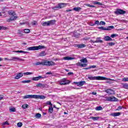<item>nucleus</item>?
<instances>
[{"label": "nucleus", "mask_w": 128, "mask_h": 128, "mask_svg": "<svg viewBox=\"0 0 128 128\" xmlns=\"http://www.w3.org/2000/svg\"><path fill=\"white\" fill-rule=\"evenodd\" d=\"M46 74H52L51 72H46Z\"/></svg>", "instance_id": "052dcab7"}, {"label": "nucleus", "mask_w": 128, "mask_h": 128, "mask_svg": "<svg viewBox=\"0 0 128 128\" xmlns=\"http://www.w3.org/2000/svg\"><path fill=\"white\" fill-rule=\"evenodd\" d=\"M75 84H76L78 86H82L84 84H86V81H80L79 82H74Z\"/></svg>", "instance_id": "f8f14e48"}, {"label": "nucleus", "mask_w": 128, "mask_h": 128, "mask_svg": "<svg viewBox=\"0 0 128 128\" xmlns=\"http://www.w3.org/2000/svg\"><path fill=\"white\" fill-rule=\"evenodd\" d=\"M64 60H73V58L72 57L66 56L64 58Z\"/></svg>", "instance_id": "bb28decb"}, {"label": "nucleus", "mask_w": 128, "mask_h": 128, "mask_svg": "<svg viewBox=\"0 0 128 128\" xmlns=\"http://www.w3.org/2000/svg\"><path fill=\"white\" fill-rule=\"evenodd\" d=\"M36 66H40V65L42 66V62H36Z\"/></svg>", "instance_id": "de8ad7c7"}, {"label": "nucleus", "mask_w": 128, "mask_h": 128, "mask_svg": "<svg viewBox=\"0 0 128 128\" xmlns=\"http://www.w3.org/2000/svg\"><path fill=\"white\" fill-rule=\"evenodd\" d=\"M88 79L90 80H106L108 78L102 76H94L92 75H89L88 76Z\"/></svg>", "instance_id": "f257e3e1"}, {"label": "nucleus", "mask_w": 128, "mask_h": 128, "mask_svg": "<svg viewBox=\"0 0 128 128\" xmlns=\"http://www.w3.org/2000/svg\"><path fill=\"white\" fill-rule=\"evenodd\" d=\"M86 6H88L89 8H96V6L94 5H90V4H85Z\"/></svg>", "instance_id": "ea45409f"}, {"label": "nucleus", "mask_w": 128, "mask_h": 128, "mask_svg": "<svg viewBox=\"0 0 128 128\" xmlns=\"http://www.w3.org/2000/svg\"><path fill=\"white\" fill-rule=\"evenodd\" d=\"M92 120H100V117L99 116H96V117H94L92 116L90 118Z\"/></svg>", "instance_id": "a878e982"}, {"label": "nucleus", "mask_w": 128, "mask_h": 128, "mask_svg": "<svg viewBox=\"0 0 128 128\" xmlns=\"http://www.w3.org/2000/svg\"><path fill=\"white\" fill-rule=\"evenodd\" d=\"M36 24H38V22H36V21H34L33 22H32V26H36Z\"/></svg>", "instance_id": "603ef678"}, {"label": "nucleus", "mask_w": 128, "mask_h": 128, "mask_svg": "<svg viewBox=\"0 0 128 128\" xmlns=\"http://www.w3.org/2000/svg\"><path fill=\"white\" fill-rule=\"evenodd\" d=\"M114 12L116 16H120V14H124L126 12L122 9L118 8Z\"/></svg>", "instance_id": "423d86ee"}, {"label": "nucleus", "mask_w": 128, "mask_h": 128, "mask_svg": "<svg viewBox=\"0 0 128 128\" xmlns=\"http://www.w3.org/2000/svg\"><path fill=\"white\" fill-rule=\"evenodd\" d=\"M24 32H25V34H29V32H30V30L29 29H24Z\"/></svg>", "instance_id": "e433bc0d"}, {"label": "nucleus", "mask_w": 128, "mask_h": 128, "mask_svg": "<svg viewBox=\"0 0 128 128\" xmlns=\"http://www.w3.org/2000/svg\"><path fill=\"white\" fill-rule=\"evenodd\" d=\"M93 4H98V6H102V4L100 2H98L96 1H94Z\"/></svg>", "instance_id": "c756f323"}, {"label": "nucleus", "mask_w": 128, "mask_h": 128, "mask_svg": "<svg viewBox=\"0 0 128 128\" xmlns=\"http://www.w3.org/2000/svg\"><path fill=\"white\" fill-rule=\"evenodd\" d=\"M10 111L11 112H16V108H11L10 109Z\"/></svg>", "instance_id": "58836bf2"}, {"label": "nucleus", "mask_w": 128, "mask_h": 128, "mask_svg": "<svg viewBox=\"0 0 128 128\" xmlns=\"http://www.w3.org/2000/svg\"><path fill=\"white\" fill-rule=\"evenodd\" d=\"M43 114H44V116H46V112H44V113H43Z\"/></svg>", "instance_id": "774afa93"}, {"label": "nucleus", "mask_w": 128, "mask_h": 128, "mask_svg": "<svg viewBox=\"0 0 128 128\" xmlns=\"http://www.w3.org/2000/svg\"><path fill=\"white\" fill-rule=\"evenodd\" d=\"M95 110H102V107L99 106H97L95 108Z\"/></svg>", "instance_id": "473e14b6"}, {"label": "nucleus", "mask_w": 128, "mask_h": 128, "mask_svg": "<svg viewBox=\"0 0 128 128\" xmlns=\"http://www.w3.org/2000/svg\"><path fill=\"white\" fill-rule=\"evenodd\" d=\"M56 64V63L52 61H48L47 60L42 62V66H54Z\"/></svg>", "instance_id": "39448f33"}, {"label": "nucleus", "mask_w": 128, "mask_h": 128, "mask_svg": "<svg viewBox=\"0 0 128 128\" xmlns=\"http://www.w3.org/2000/svg\"><path fill=\"white\" fill-rule=\"evenodd\" d=\"M104 25H106V22L104 21L100 22L99 26H104Z\"/></svg>", "instance_id": "a19ab883"}, {"label": "nucleus", "mask_w": 128, "mask_h": 128, "mask_svg": "<svg viewBox=\"0 0 128 128\" xmlns=\"http://www.w3.org/2000/svg\"><path fill=\"white\" fill-rule=\"evenodd\" d=\"M46 104H48L49 106H52V102L50 101H48L46 102Z\"/></svg>", "instance_id": "a18cd8bd"}, {"label": "nucleus", "mask_w": 128, "mask_h": 128, "mask_svg": "<svg viewBox=\"0 0 128 128\" xmlns=\"http://www.w3.org/2000/svg\"><path fill=\"white\" fill-rule=\"evenodd\" d=\"M24 100L26 98H34V95H26L23 97Z\"/></svg>", "instance_id": "a211bd4d"}, {"label": "nucleus", "mask_w": 128, "mask_h": 128, "mask_svg": "<svg viewBox=\"0 0 128 128\" xmlns=\"http://www.w3.org/2000/svg\"><path fill=\"white\" fill-rule=\"evenodd\" d=\"M42 48H46V46H33L27 48V50H42Z\"/></svg>", "instance_id": "f03ea898"}, {"label": "nucleus", "mask_w": 128, "mask_h": 128, "mask_svg": "<svg viewBox=\"0 0 128 128\" xmlns=\"http://www.w3.org/2000/svg\"><path fill=\"white\" fill-rule=\"evenodd\" d=\"M80 10H82L80 7H75L73 8V10H74L75 12H80Z\"/></svg>", "instance_id": "b1692460"}, {"label": "nucleus", "mask_w": 128, "mask_h": 128, "mask_svg": "<svg viewBox=\"0 0 128 128\" xmlns=\"http://www.w3.org/2000/svg\"><path fill=\"white\" fill-rule=\"evenodd\" d=\"M80 62H83L84 64H86V62H88V60H86V58H84L83 59H81Z\"/></svg>", "instance_id": "393cba45"}, {"label": "nucleus", "mask_w": 128, "mask_h": 128, "mask_svg": "<svg viewBox=\"0 0 128 128\" xmlns=\"http://www.w3.org/2000/svg\"><path fill=\"white\" fill-rule=\"evenodd\" d=\"M8 14H10V16H16V12H14V11H9Z\"/></svg>", "instance_id": "c85d7f7f"}, {"label": "nucleus", "mask_w": 128, "mask_h": 128, "mask_svg": "<svg viewBox=\"0 0 128 128\" xmlns=\"http://www.w3.org/2000/svg\"><path fill=\"white\" fill-rule=\"evenodd\" d=\"M5 60H14V62H16L17 60H20L21 62H24V59L20 58L17 57H12L11 58L9 59L8 58H4Z\"/></svg>", "instance_id": "0eeeda50"}, {"label": "nucleus", "mask_w": 128, "mask_h": 128, "mask_svg": "<svg viewBox=\"0 0 128 128\" xmlns=\"http://www.w3.org/2000/svg\"><path fill=\"white\" fill-rule=\"evenodd\" d=\"M108 44L109 46H114V43L112 42H110L108 43Z\"/></svg>", "instance_id": "09e8293b"}, {"label": "nucleus", "mask_w": 128, "mask_h": 128, "mask_svg": "<svg viewBox=\"0 0 128 128\" xmlns=\"http://www.w3.org/2000/svg\"><path fill=\"white\" fill-rule=\"evenodd\" d=\"M92 94H93L94 96L96 95V92H92Z\"/></svg>", "instance_id": "e2e57ef3"}, {"label": "nucleus", "mask_w": 128, "mask_h": 128, "mask_svg": "<svg viewBox=\"0 0 128 128\" xmlns=\"http://www.w3.org/2000/svg\"><path fill=\"white\" fill-rule=\"evenodd\" d=\"M70 82L68 80H66V78H62L59 81V84L60 86H66V84H68Z\"/></svg>", "instance_id": "20e7f679"}, {"label": "nucleus", "mask_w": 128, "mask_h": 128, "mask_svg": "<svg viewBox=\"0 0 128 128\" xmlns=\"http://www.w3.org/2000/svg\"><path fill=\"white\" fill-rule=\"evenodd\" d=\"M22 108L24 109L28 108V104H24L22 106Z\"/></svg>", "instance_id": "4c0bfd02"}, {"label": "nucleus", "mask_w": 128, "mask_h": 128, "mask_svg": "<svg viewBox=\"0 0 128 128\" xmlns=\"http://www.w3.org/2000/svg\"><path fill=\"white\" fill-rule=\"evenodd\" d=\"M123 88H126V90H128V84H124L123 85Z\"/></svg>", "instance_id": "37998d69"}, {"label": "nucleus", "mask_w": 128, "mask_h": 128, "mask_svg": "<svg viewBox=\"0 0 128 128\" xmlns=\"http://www.w3.org/2000/svg\"><path fill=\"white\" fill-rule=\"evenodd\" d=\"M30 80H26L22 81V84H30Z\"/></svg>", "instance_id": "f704fd0d"}, {"label": "nucleus", "mask_w": 128, "mask_h": 128, "mask_svg": "<svg viewBox=\"0 0 128 128\" xmlns=\"http://www.w3.org/2000/svg\"><path fill=\"white\" fill-rule=\"evenodd\" d=\"M34 73L32 72H24V76H30V74H32Z\"/></svg>", "instance_id": "72a5a7b5"}, {"label": "nucleus", "mask_w": 128, "mask_h": 128, "mask_svg": "<svg viewBox=\"0 0 128 128\" xmlns=\"http://www.w3.org/2000/svg\"><path fill=\"white\" fill-rule=\"evenodd\" d=\"M105 98H106V100L108 102H118V98L114 96L106 97Z\"/></svg>", "instance_id": "1a4fd4ad"}, {"label": "nucleus", "mask_w": 128, "mask_h": 128, "mask_svg": "<svg viewBox=\"0 0 128 128\" xmlns=\"http://www.w3.org/2000/svg\"><path fill=\"white\" fill-rule=\"evenodd\" d=\"M35 118H42V114L40 113H37L35 115Z\"/></svg>", "instance_id": "cd10ccee"}, {"label": "nucleus", "mask_w": 128, "mask_h": 128, "mask_svg": "<svg viewBox=\"0 0 128 128\" xmlns=\"http://www.w3.org/2000/svg\"><path fill=\"white\" fill-rule=\"evenodd\" d=\"M22 54H28L27 52L22 51Z\"/></svg>", "instance_id": "69168bd1"}, {"label": "nucleus", "mask_w": 128, "mask_h": 128, "mask_svg": "<svg viewBox=\"0 0 128 128\" xmlns=\"http://www.w3.org/2000/svg\"><path fill=\"white\" fill-rule=\"evenodd\" d=\"M17 126H18V128H21V126H22V122H19L17 124Z\"/></svg>", "instance_id": "79ce46f5"}, {"label": "nucleus", "mask_w": 128, "mask_h": 128, "mask_svg": "<svg viewBox=\"0 0 128 128\" xmlns=\"http://www.w3.org/2000/svg\"><path fill=\"white\" fill-rule=\"evenodd\" d=\"M46 76H38L37 77H33L32 78V80H34L35 82H36L38 80H42V78H46Z\"/></svg>", "instance_id": "9b49d317"}, {"label": "nucleus", "mask_w": 128, "mask_h": 128, "mask_svg": "<svg viewBox=\"0 0 128 128\" xmlns=\"http://www.w3.org/2000/svg\"><path fill=\"white\" fill-rule=\"evenodd\" d=\"M105 92H106V94H114V90L111 89H108L107 90H105Z\"/></svg>", "instance_id": "4468645a"}, {"label": "nucleus", "mask_w": 128, "mask_h": 128, "mask_svg": "<svg viewBox=\"0 0 128 128\" xmlns=\"http://www.w3.org/2000/svg\"><path fill=\"white\" fill-rule=\"evenodd\" d=\"M68 76H72V74H74V73L72 72H70L68 74Z\"/></svg>", "instance_id": "13d9d810"}, {"label": "nucleus", "mask_w": 128, "mask_h": 128, "mask_svg": "<svg viewBox=\"0 0 128 128\" xmlns=\"http://www.w3.org/2000/svg\"><path fill=\"white\" fill-rule=\"evenodd\" d=\"M34 98H40V100H44V98H46V96L42 95H34Z\"/></svg>", "instance_id": "f3484780"}, {"label": "nucleus", "mask_w": 128, "mask_h": 128, "mask_svg": "<svg viewBox=\"0 0 128 128\" xmlns=\"http://www.w3.org/2000/svg\"><path fill=\"white\" fill-rule=\"evenodd\" d=\"M56 24V20H50L48 22H42V26H54Z\"/></svg>", "instance_id": "7ed1b4c3"}, {"label": "nucleus", "mask_w": 128, "mask_h": 128, "mask_svg": "<svg viewBox=\"0 0 128 128\" xmlns=\"http://www.w3.org/2000/svg\"><path fill=\"white\" fill-rule=\"evenodd\" d=\"M36 88H46V84L38 83L37 84H36Z\"/></svg>", "instance_id": "412c9836"}, {"label": "nucleus", "mask_w": 128, "mask_h": 128, "mask_svg": "<svg viewBox=\"0 0 128 128\" xmlns=\"http://www.w3.org/2000/svg\"><path fill=\"white\" fill-rule=\"evenodd\" d=\"M98 28L99 30H106V28H104V26L98 27Z\"/></svg>", "instance_id": "c9c22d12"}, {"label": "nucleus", "mask_w": 128, "mask_h": 128, "mask_svg": "<svg viewBox=\"0 0 128 128\" xmlns=\"http://www.w3.org/2000/svg\"><path fill=\"white\" fill-rule=\"evenodd\" d=\"M52 112H54V108H52V106H50L49 107L48 112L49 114H52Z\"/></svg>", "instance_id": "4be33fe9"}, {"label": "nucleus", "mask_w": 128, "mask_h": 128, "mask_svg": "<svg viewBox=\"0 0 128 128\" xmlns=\"http://www.w3.org/2000/svg\"><path fill=\"white\" fill-rule=\"evenodd\" d=\"M96 65L90 66L89 67L84 68V70H90V68H96Z\"/></svg>", "instance_id": "5701e85b"}, {"label": "nucleus", "mask_w": 128, "mask_h": 128, "mask_svg": "<svg viewBox=\"0 0 128 128\" xmlns=\"http://www.w3.org/2000/svg\"><path fill=\"white\" fill-rule=\"evenodd\" d=\"M101 38H96V40L94 41L92 40H91V42L92 44H94V43H98L100 42V44H102V42H104V41H102V40H101Z\"/></svg>", "instance_id": "9d476101"}, {"label": "nucleus", "mask_w": 128, "mask_h": 128, "mask_svg": "<svg viewBox=\"0 0 128 128\" xmlns=\"http://www.w3.org/2000/svg\"><path fill=\"white\" fill-rule=\"evenodd\" d=\"M122 82H128V78H124L122 79Z\"/></svg>", "instance_id": "49530a36"}, {"label": "nucleus", "mask_w": 128, "mask_h": 128, "mask_svg": "<svg viewBox=\"0 0 128 128\" xmlns=\"http://www.w3.org/2000/svg\"><path fill=\"white\" fill-rule=\"evenodd\" d=\"M110 115L112 116H120V112H112Z\"/></svg>", "instance_id": "6ab92c4d"}, {"label": "nucleus", "mask_w": 128, "mask_h": 128, "mask_svg": "<svg viewBox=\"0 0 128 128\" xmlns=\"http://www.w3.org/2000/svg\"><path fill=\"white\" fill-rule=\"evenodd\" d=\"M46 52L44 51L41 52L39 56H46Z\"/></svg>", "instance_id": "2f4dec72"}, {"label": "nucleus", "mask_w": 128, "mask_h": 128, "mask_svg": "<svg viewBox=\"0 0 128 128\" xmlns=\"http://www.w3.org/2000/svg\"><path fill=\"white\" fill-rule=\"evenodd\" d=\"M100 21H98V20H96L94 22V24H98L100 26Z\"/></svg>", "instance_id": "8fccbe9b"}, {"label": "nucleus", "mask_w": 128, "mask_h": 128, "mask_svg": "<svg viewBox=\"0 0 128 128\" xmlns=\"http://www.w3.org/2000/svg\"><path fill=\"white\" fill-rule=\"evenodd\" d=\"M0 100H4V96L3 95H0Z\"/></svg>", "instance_id": "bf43d9fd"}, {"label": "nucleus", "mask_w": 128, "mask_h": 128, "mask_svg": "<svg viewBox=\"0 0 128 128\" xmlns=\"http://www.w3.org/2000/svg\"><path fill=\"white\" fill-rule=\"evenodd\" d=\"M122 106H119L118 108V110H122Z\"/></svg>", "instance_id": "6e6d98bb"}, {"label": "nucleus", "mask_w": 128, "mask_h": 128, "mask_svg": "<svg viewBox=\"0 0 128 128\" xmlns=\"http://www.w3.org/2000/svg\"><path fill=\"white\" fill-rule=\"evenodd\" d=\"M72 10H66V12H72Z\"/></svg>", "instance_id": "0e129e2a"}, {"label": "nucleus", "mask_w": 128, "mask_h": 128, "mask_svg": "<svg viewBox=\"0 0 128 128\" xmlns=\"http://www.w3.org/2000/svg\"><path fill=\"white\" fill-rule=\"evenodd\" d=\"M6 27L0 26V30H6Z\"/></svg>", "instance_id": "864d4df0"}, {"label": "nucleus", "mask_w": 128, "mask_h": 128, "mask_svg": "<svg viewBox=\"0 0 128 128\" xmlns=\"http://www.w3.org/2000/svg\"><path fill=\"white\" fill-rule=\"evenodd\" d=\"M2 58H0V62H2Z\"/></svg>", "instance_id": "338daca9"}, {"label": "nucleus", "mask_w": 128, "mask_h": 128, "mask_svg": "<svg viewBox=\"0 0 128 128\" xmlns=\"http://www.w3.org/2000/svg\"><path fill=\"white\" fill-rule=\"evenodd\" d=\"M5 124H8H8H8V122H4V123L2 124V125H3V126H4Z\"/></svg>", "instance_id": "5fc2aeb1"}, {"label": "nucleus", "mask_w": 128, "mask_h": 128, "mask_svg": "<svg viewBox=\"0 0 128 128\" xmlns=\"http://www.w3.org/2000/svg\"><path fill=\"white\" fill-rule=\"evenodd\" d=\"M104 39L106 42H111V40H112V39L110 36H105Z\"/></svg>", "instance_id": "aec40b11"}, {"label": "nucleus", "mask_w": 128, "mask_h": 128, "mask_svg": "<svg viewBox=\"0 0 128 128\" xmlns=\"http://www.w3.org/2000/svg\"><path fill=\"white\" fill-rule=\"evenodd\" d=\"M74 48H86V44H74Z\"/></svg>", "instance_id": "ddd939ff"}, {"label": "nucleus", "mask_w": 128, "mask_h": 128, "mask_svg": "<svg viewBox=\"0 0 128 128\" xmlns=\"http://www.w3.org/2000/svg\"><path fill=\"white\" fill-rule=\"evenodd\" d=\"M18 18V16H12L10 17V18L7 20V22H12V20H16Z\"/></svg>", "instance_id": "dca6fc26"}, {"label": "nucleus", "mask_w": 128, "mask_h": 128, "mask_svg": "<svg viewBox=\"0 0 128 128\" xmlns=\"http://www.w3.org/2000/svg\"><path fill=\"white\" fill-rule=\"evenodd\" d=\"M76 64V66H82V63L81 62H78Z\"/></svg>", "instance_id": "4d7b16f0"}, {"label": "nucleus", "mask_w": 128, "mask_h": 128, "mask_svg": "<svg viewBox=\"0 0 128 128\" xmlns=\"http://www.w3.org/2000/svg\"><path fill=\"white\" fill-rule=\"evenodd\" d=\"M116 36H118V34H112L110 36V38H116Z\"/></svg>", "instance_id": "c03bdc74"}, {"label": "nucleus", "mask_w": 128, "mask_h": 128, "mask_svg": "<svg viewBox=\"0 0 128 128\" xmlns=\"http://www.w3.org/2000/svg\"><path fill=\"white\" fill-rule=\"evenodd\" d=\"M66 6V4L64 3L58 4V6H56L55 7H54V10H58V8H64V6Z\"/></svg>", "instance_id": "6e6552de"}, {"label": "nucleus", "mask_w": 128, "mask_h": 128, "mask_svg": "<svg viewBox=\"0 0 128 128\" xmlns=\"http://www.w3.org/2000/svg\"><path fill=\"white\" fill-rule=\"evenodd\" d=\"M114 26H109L107 28H106V30H111L112 28H114Z\"/></svg>", "instance_id": "7c9ffc66"}, {"label": "nucleus", "mask_w": 128, "mask_h": 128, "mask_svg": "<svg viewBox=\"0 0 128 128\" xmlns=\"http://www.w3.org/2000/svg\"><path fill=\"white\" fill-rule=\"evenodd\" d=\"M24 74L20 72V73H18L17 75L16 76L14 77V80H19V78H20L22 76H23Z\"/></svg>", "instance_id": "2eb2a0df"}, {"label": "nucleus", "mask_w": 128, "mask_h": 128, "mask_svg": "<svg viewBox=\"0 0 128 128\" xmlns=\"http://www.w3.org/2000/svg\"><path fill=\"white\" fill-rule=\"evenodd\" d=\"M88 66V64H81V66H82V68H85V66Z\"/></svg>", "instance_id": "3c124183"}, {"label": "nucleus", "mask_w": 128, "mask_h": 128, "mask_svg": "<svg viewBox=\"0 0 128 128\" xmlns=\"http://www.w3.org/2000/svg\"><path fill=\"white\" fill-rule=\"evenodd\" d=\"M23 52L22 50H17V51H16V52H20L22 54L23 52Z\"/></svg>", "instance_id": "680f3d73"}]
</instances>
